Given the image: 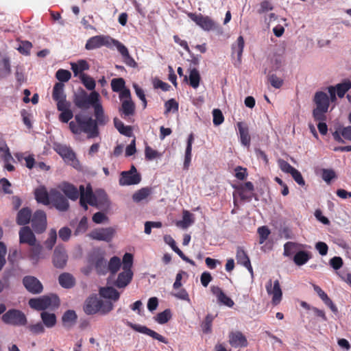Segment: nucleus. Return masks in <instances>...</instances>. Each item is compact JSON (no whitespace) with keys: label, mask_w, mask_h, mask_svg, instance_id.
<instances>
[{"label":"nucleus","mask_w":351,"mask_h":351,"mask_svg":"<svg viewBox=\"0 0 351 351\" xmlns=\"http://www.w3.org/2000/svg\"><path fill=\"white\" fill-rule=\"evenodd\" d=\"M236 258L238 264L243 266L250 261L249 256L242 247H237Z\"/></svg>","instance_id":"3c124183"},{"label":"nucleus","mask_w":351,"mask_h":351,"mask_svg":"<svg viewBox=\"0 0 351 351\" xmlns=\"http://www.w3.org/2000/svg\"><path fill=\"white\" fill-rule=\"evenodd\" d=\"M20 243H26L29 245H34L36 239L33 232L29 226H24L19 231Z\"/></svg>","instance_id":"aec40b11"},{"label":"nucleus","mask_w":351,"mask_h":351,"mask_svg":"<svg viewBox=\"0 0 351 351\" xmlns=\"http://www.w3.org/2000/svg\"><path fill=\"white\" fill-rule=\"evenodd\" d=\"M314 101L316 107L328 110L329 108V98L326 93L319 91L317 92L314 97Z\"/></svg>","instance_id":"2f4dec72"},{"label":"nucleus","mask_w":351,"mask_h":351,"mask_svg":"<svg viewBox=\"0 0 351 351\" xmlns=\"http://www.w3.org/2000/svg\"><path fill=\"white\" fill-rule=\"evenodd\" d=\"M235 192L233 193L234 204H236L237 195L241 200L250 202L254 195V186L252 182H246L237 186H234Z\"/></svg>","instance_id":"423d86ee"},{"label":"nucleus","mask_w":351,"mask_h":351,"mask_svg":"<svg viewBox=\"0 0 351 351\" xmlns=\"http://www.w3.org/2000/svg\"><path fill=\"white\" fill-rule=\"evenodd\" d=\"M328 110L321 108L316 107L313 110V117L315 119V121H324L326 120V113L327 112Z\"/></svg>","instance_id":"bf43d9fd"},{"label":"nucleus","mask_w":351,"mask_h":351,"mask_svg":"<svg viewBox=\"0 0 351 351\" xmlns=\"http://www.w3.org/2000/svg\"><path fill=\"white\" fill-rule=\"evenodd\" d=\"M71 104H60L57 105V109L61 113L59 115V120L62 123H68L73 117V113L70 109Z\"/></svg>","instance_id":"b1692460"},{"label":"nucleus","mask_w":351,"mask_h":351,"mask_svg":"<svg viewBox=\"0 0 351 351\" xmlns=\"http://www.w3.org/2000/svg\"><path fill=\"white\" fill-rule=\"evenodd\" d=\"M190 18L203 29L209 31L215 27V23L208 16H202L201 14H190Z\"/></svg>","instance_id":"2eb2a0df"},{"label":"nucleus","mask_w":351,"mask_h":351,"mask_svg":"<svg viewBox=\"0 0 351 351\" xmlns=\"http://www.w3.org/2000/svg\"><path fill=\"white\" fill-rule=\"evenodd\" d=\"M311 258V254L309 252L301 250L298 252L293 256V261L298 266L306 264Z\"/></svg>","instance_id":"58836bf2"},{"label":"nucleus","mask_w":351,"mask_h":351,"mask_svg":"<svg viewBox=\"0 0 351 351\" xmlns=\"http://www.w3.org/2000/svg\"><path fill=\"white\" fill-rule=\"evenodd\" d=\"M59 284L65 289H70L75 285L73 276L69 273H62L58 277Z\"/></svg>","instance_id":"f704fd0d"},{"label":"nucleus","mask_w":351,"mask_h":351,"mask_svg":"<svg viewBox=\"0 0 351 351\" xmlns=\"http://www.w3.org/2000/svg\"><path fill=\"white\" fill-rule=\"evenodd\" d=\"M32 226L36 233L43 232L47 228V216L43 210H36L32 218Z\"/></svg>","instance_id":"9b49d317"},{"label":"nucleus","mask_w":351,"mask_h":351,"mask_svg":"<svg viewBox=\"0 0 351 351\" xmlns=\"http://www.w3.org/2000/svg\"><path fill=\"white\" fill-rule=\"evenodd\" d=\"M229 343L234 348L247 347V341L241 332H232L229 335Z\"/></svg>","instance_id":"4be33fe9"},{"label":"nucleus","mask_w":351,"mask_h":351,"mask_svg":"<svg viewBox=\"0 0 351 351\" xmlns=\"http://www.w3.org/2000/svg\"><path fill=\"white\" fill-rule=\"evenodd\" d=\"M337 177L336 173L334 170L331 169H323L322 172V179L330 184L331 180Z\"/></svg>","instance_id":"338daca9"},{"label":"nucleus","mask_w":351,"mask_h":351,"mask_svg":"<svg viewBox=\"0 0 351 351\" xmlns=\"http://www.w3.org/2000/svg\"><path fill=\"white\" fill-rule=\"evenodd\" d=\"M34 195L36 200L40 204L48 206L50 204L49 192L44 186H41L34 191Z\"/></svg>","instance_id":"a878e982"},{"label":"nucleus","mask_w":351,"mask_h":351,"mask_svg":"<svg viewBox=\"0 0 351 351\" xmlns=\"http://www.w3.org/2000/svg\"><path fill=\"white\" fill-rule=\"evenodd\" d=\"M335 88L338 97L342 98L344 97L346 93L351 88V81L345 80L341 83L337 84Z\"/></svg>","instance_id":"c03bdc74"},{"label":"nucleus","mask_w":351,"mask_h":351,"mask_svg":"<svg viewBox=\"0 0 351 351\" xmlns=\"http://www.w3.org/2000/svg\"><path fill=\"white\" fill-rule=\"evenodd\" d=\"M88 228V219L86 217H83L80 221L77 228L75 230L74 234L79 235L84 233Z\"/></svg>","instance_id":"0e129e2a"},{"label":"nucleus","mask_w":351,"mask_h":351,"mask_svg":"<svg viewBox=\"0 0 351 351\" xmlns=\"http://www.w3.org/2000/svg\"><path fill=\"white\" fill-rule=\"evenodd\" d=\"M265 289L268 295L272 296L271 302L274 305H278L282 300V291L278 280H276L272 284L271 279L265 285Z\"/></svg>","instance_id":"1a4fd4ad"},{"label":"nucleus","mask_w":351,"mask_h":351,"mask_svg":"<svg viewBox=\"0 0 351 351\" xmlns=\"http://www.w3.org/2000/svg\"><path fill=\"white\" fill-rule=\"evenodd\" d=\"M80 198L85 200L86 202L88 203L89 205L92 206H97V197H96V193L95 194L93 193L92 186L90 184L86 185L85 194H82V197H80Z\"/></svg>","instance_id":"72a5a7b5"},{"label":"nucleus","mask_w":351,"mask_h":351,"mask_svg":"<svg viewBox=\"0 0 351 351\" xmlns=\"http://www.w3.org/2000/svg\"><path fill=\"white\" fill-rule=\"evenodd\" d=\"M77 316L73 310H67L62 317V324L64 327L73 326L77 320Z\"/></svg>","instance_id":"ea45409f"},{"label":"nucleus","mask_w":351,"mask_h":351,"mask_svg":"<svg viewBox=\"0 0 351 351\" xmlns=\"http://www.w3.org/2000/svg\"><path fill=\"white\" fill-rule=\"evenodd\" d=\"M96 197L97 198V208H99L101 206H109L110 201L108 199V195L104 190L99 189L96 191Z\"/></svg>","instance_id":"49530a36"},{"label":"nucleus","mask_w":351,"mask_h":351,"mask_svg":"<svg viewBox=\"0 0 351 351\" xmlns=\"http://www.w3.org/2000/svg\"><path fill=\"white\" fill-rule=\"evenodd\" d=\"M152 193V189L151 187H143L141 189L136 191L132 195V199L136 203H139L140 202L146 199Z\"/></svg>","instance_id":"e433bc0d"},{"label":"nucleus","mask_w":351,"mask_h":351,"mask_svg":"<svg viewBox=\"0 0 351 351\" xmlns=\"http://www.w3.org/2000/svg\"><path fill=\"white\" fill-rule=\"evenodd\" d=\"M113 306L110 301L102 300L94 295L86 300L84 311L87 315H94L97 313L106 315L113 309Z\"/></svg>","instance_id":"f03ea898"},{"label":"nucleus","mask_w":351,"mask_h":351,"mask_svg":"<svg viewBox=\"0 0 351 351\" xmlns=\"http://www.w3.org/2000/svg\"><path fill=\"white\" fill-rule=\"evenodd\" d=\"M194 222L193 214L188 210H184L182 220L176 222V226L183 229L187 228Z\"/></svg>","instance_id":"a19ab883"},{"label":"nucleus","mask_w":351,"mask_h":351,"mask_svg":"<svg viewBox=\"0 0 351 351\" xmlns=\"http://www.w3.org/2000/svg\"><path fill=\"white\" fill-rule=\"evenodd\" d=\"M99 295L107 299L117 301L119 299V293L112 287H101L99 289Z\"/></svg>","instance_id":"473e14b6"},{"label":"nucleus","mask_w":351,"mask_h":351,"mask_svg":"<svg viewBox=\"0 0 351 351\" xmlns=\"http://www.w3.org/2000/svg\"><path fill=\"white\" fill-rule=\"evenodd\" d=\"M56 77L62 83L68 82L71 77L69 71L60 69L56 73Z\"/></svg>","instance_id":"680f3d73"},{"label":"nucleus","mask_w":351,"mask_h":351,"mask_svg":"<svg viewBox=\"0 0 351 351\" xmlns=\"http://www.w3.org/2000/svg\"><path fill=\"white\" fill-rule=\"evenodd\" d=\"M111 88L113 92H120L125 88V80L122 77L112 79L111 81Z\"/></svg>","instance_id":"5fc2aeb1"},{"label":"nucleus","mask_w":351,"mask_h":351,"mask_svg":"<svg viewBox=\"0 0 351 351\" xmlns=\"http://www.w3.org/2000/svg\"><path fill=\"white\" fill-rule=\"evenodd\" d=\"M119 112L123 118L134 115L135 113V104L132 99L123 100Z\"/></svg>","instance_id":"cd10ccee"},{"label":"nucleus","mask_w":351,"mask_h":351,"mask_svg":"<svg viewBox=\"0 0 351 351\" xmlns=\"http://www.w3.org/2000/svg\"><path fill=\"white\" fill-rule=\"evenodd\" d=\"M94 264L98 274L104 275L108 272V265L103 254H98L95 256Z\"/></svg>","instance_id":"7c9ffc66"},{"label":"nucleus","mask_w":351,"mask_h":351,"mask_svg":"<svg viewBox=\"0 0 351 351\" xmlns=\"http://www.w3.org/2000/svg\"><path fill=\"white\" fill-rule=\"evenodd\" d=\"M58 189L64 193L66 198L72 201H75L79 198V191L73 184L68 182H62L58 184Z\"/></svg>","instance_id":"4468645a"},{"label":"nucleus","mask_w":351,"mask_h":351,"mask_svg":"<svg viewBox=\"0 0 351 351\" xmlns=\"http://www.w3.org/2000/svg\"><path fill=\"white\" fill-rule=\"evenodd\" d=\"M237 126L240 136L241 143L245 147H249L251 138L247 125L244 122H238Z\"/></svg>","instance_id":"5701e85b"},{"label":"nucleus","mask_w":351,"mask_h":351,"mask_svg":"<svg viewBox=\"0 0 351 351\" xmlns=\"http://www.w3.org/2000/svg\"><path fill=\"white\" fill-rule=\"evenodd\" d=\"M0 158L3 159L5 162H8L12 159V157L9 152L5 141L0 137Z\"/></svg>","instance_id":"8fccbe9b"},{"label":"nucleus","mask_w":351,"mask_h":351,"mask_svg":"<svg viewBox=\"0 0 351 351\" xmlns=\"http://www.w3.org/2000/svg\"><path fill=\"white\" fill-rule=\"evenodd\" d=\"M93 108H94V116L95 117L94 121L97 127L106 125L109 121V118L105 114L103 106L99 101Z\"/></svg>","instance_id":"a211bd4d"},{"label":"nucleus","mask_w":351,"mask_h":351,"mask_svg":"<svg viewBox=\"0 0 351 351\" xmlns=\"http://www.w3.org/2000/svg\"><path fill=\"white\" fill-rule=\"evenodd\" d=\"M66 251L60 247H56L53 255V264L55 267L63 269L67 262Z\"/></svg>","instance_id":"6ab92c4d"},{"label":"nucleus","mask_w":351,"mask_h":351,"mask_svg":"<svg viewBox=\"0 0 351 351\" xmlns=\"http://www.w3.org/2000/svg\"><path fill=\"white\" fill-rule=\"evenodd\" d=\"M2 322L8 325L21 326L26 325L27 320L23 312L17 309H10L3 314Z\"/></svg>","instance_id":"39448f33"},{"label":"nucleus","mask_w":351,"mask_h":351,"mask_svg":"<svg viewBox=\"0 0 351 351\" xmlns=\"http://www.w3.org/2000/svg\"><path fill=\"white\" fill-rule=\"evenodd\" d=\"M245 45L244 38L242 36H239L236 41L232 45V56L237 55L239 64L241 62V57Z\"/></svg>","instance_id":"c85d7f7f"},{"label":"nucleus","mask_w":351,"mask_h":351,"mask_svg":"<svg viewBox=\"0 0 351 351\" xmlns=\"http://www.w3.org/2000/svg\"><path fill=\"white\" fill-rule=\"evenodd\" d=\"M114 235V230L111 228H99L92 231L90 237L95 240L110 241Z\"/></svg>","instance_id":"dca6fc26"},{"label":"nucleus","mask_w":351,"mask_h":351,"mask_svg":"<svg viewBox=\"0 0 351 351\" xmlns=\"http://www.w3.org/2000/svg\"><path fill=\"white\" fill-rule=\"evenodd\" d=\"M32 248L29 252V258L34 263H36L40 258V254L42 251V247L40 245H31Z\"/></svg>","instance_id":"4d7b16f0"},{"label":"nucleus","mask_w":351,"mask_h":351,"mask_svg":"<svg viewBox=\"0 0 351 351\" xmlns=\"http://www.w3.org/2000/svg\"><path fill=\"white\" fill-rule=\"evenodd\" d=\"M171 317V311L165 309L164 311L159 313L156 317V321L160 324L167 323Z\"/></svg>","instance_id":"052dcab7"},{"label":"nucleus","mask_w":351,"mask_h":351,"mask_svg":"<svg viewBox=\"0 0 351 351\" xmlns=\"http://www.w3.org/2000/svg\"><path fill=\"white\" fill-rule=\"evenodd\" d=\"M194 141L193 134H191L187 139V144L185 150L184 161V169H188L191 161V152H192V144Z\"/></svg>","instance_id":"c9c22d12"},{"label":"nucleus","mask_w":351,"mask_h":351,"mask_svg":"<svg viewBox=\"0 0 351 351\" xmlns=\"http://www.w3.org/2000/svg\"><path fill=\"white\" fill-rule=\"evenodd\" d=\"M56 239H57L56 231L55 230L52 229L49 232L48 239L45 242V247L48 250H51L53 247V246L56 242Z\"/></svg>","instance_id":"e2e57ef3"},{"label":"nucleus","mask_w":351,"mask_h":351,"mask_svg":"<svg viewBox=\"0 0 351 351\" xmlns=\"http://www.w3.org/2000/svg\"><path fill=\"white\" fill-rule=\"evenodd\" d=\"M133 272L132 270H123L119 274L115 285L118 288L125 287L132 280Z\"/></svg>","instance_id":"bb28decb"},{"label":"nucleus","mask_w":351,"mask_h":351,"mask_svg":"<svg viewBox=\"0 0 351 351\" xmlns=\"http://www.w3.org/2000/svg\"><path fill=\"white\" fill-rule=\"evenodd\" d=\"M125 324L127 326H128L129 327H130L132 329H133L135 331L147 335L152 337L153 339H156V340H158L162 343H164L165 344L168 343V341L165 337H164L161 335L157 333L154 330L147 328L145 326L135 324L129 321H126Z\"/></svg>","instance_id":"9d476101"},{"label":"nucleus","mask_w":351,"mask_h":351,"mask_svg":"<svg viewBox=\"0 0 351 351\" xmlns=\"http://www.w3.org/2000/svg\"><path fill=\"white\" fill-rule=\"evenodd\" d=\"M215 317L211 314H208L204 320L202 322L200 326L204 333L210 334L212 332V324Z\"/></svg>","instance_id":"603ef678"},{"label":"nucleus","mask_w":351,"mask_h":351,"mask_svg":"<svg viewBox=\"0 0 351 351\" xmlns=\"http://www.w3.org/2000/svg\"><path fill=\"white\" fill-rule=\"evenodd\" d=\"M299 247H303V245L291 241L287 242L284 245L283 255L288 257L291 256Z\"/></svg>","instance_id":"6e6d98bb"},{"label":"nucleus","mask_w":351,"mask_h":351,"mask_svg":"<svg viewBox=\"0 0 351 351\" xmlns=\"http://www.w3.org/2000/svg\"><path fill=\"white\" fill-rule=\"evenodd\" d=\"M114 127L121 134L126 136H130L132 135V128L130 126H126L118 118L114 119Z\"/></svg>","instance_id":"a18cd8bd"},{"label":"nucleus","mask_w":351,"mask_h":351,"mask_svg":"<svg viewBox=\"0 0 351 351\" xmlns=\"http://www.w3.org/2000/svg\"><path fill=\"white\" fill-rule=\"evenodd\" d=\"M55 151L66 161L73 162L75 158V154L70 147L62 144H56Z\"/></svg>","instance_id":"f3484780"},{"label":"nucleus","mask_w":351,"mask_h":351,"mask_svg":"<svg viewBox=\"0 0 351 351\" xmlns=\"http://www.w3.org/2000/svg\"><path fill=\"white\" fill-rule=\"evenodd\" d=\"M71 69L74 75L76 76L81 73H84L83 71L89 69V65L86 60H80L77 63L71 64Z\"/></svg>","instance_id":"37998d69"},{"label":"nucleus","mask_w":351,"mask_h":351,"mask_svg":"<svg viewBox=\"0 0 351 351\" xmlns=\"http://www.w3.org/2000/svg\"><path fill=\"white\" fill-rule=\"evenodd\" d=\"M258 234L259 235V243L263 244L270 234V230L267 226H263L258 228Z\"/></svg>","instance_id":"774afa93"},{"label":"nucleus","mask_w":351,"mask_h":351,"mask_svg":"<svg viewBox=\"0 0 351 351\" xmlns=\"http://www.w3.org/2000/svg\"><path fill=\"white\" fill-rule=\"evenodd\" d=\"M28 304L32 308L43 311L49 307H58L60 305V300L56 295H45L38 298H32Z\"/></svg>","instance_id":"20e7f679"},{"label":"nucleus","mask_w":351,"mask_h":351,"mask_svg":"<svg viewBox=\"0 0 351 351\" xmlns=\"http://www.w3.org/2000/svg\"><path fill=\"white\" fill-rule=\"evenodd\" d=\"M166 242L171 246V249L184 261L189 263L193 266L195 265V263L194 261L189 258L185 254L182 252V250L176 245V243L174 239L169 236L168 237H165Z\"/></svg>","instance_id":"c756f323"},{"label":"nucleus","mask_w":351,"mask_h":351,"mask_svg":"<svg viewBox=\"0 0 351 351\" xmlns=\"http://www.w3.org/2000/svg\"><path fill=\"white\" fill-rule=\"evenodd\" d=\"M31 217V210L29 208H23L17 214L16 222L19 225H26L29 223Z\"/></svg>","instance_id":"4c0bfd02"},{"label":"nucleus","mask_w":351,"mask_h":351,"mask_svg":"<svg viewBox=\"0 0 351 351\" xmlns=\"http://www.w3.org/2000/svg\"><path fill=\"white\" fill-rule=\"evenodd\" d=\"M211 291L213 293L216 295L219 302L228 307H232L234 306V301L230 298L227 296L220 287H213L211 288Z\"/></svg>","instance_id":"393cba45"},{"label":"nucleus","mask_w":351,"mask_h":351,"mask_svg":"<svg viewBox=\"0 0 351 351\" xmlns=\"http://www.w3.org/2000/svg\"><path fill=\"white\" fill-rule=\"evenodd\" d=\"M80 79L82 83L88 90L95 91L94 89L95 88L96 84L95 80L93 77L85 73H81L80 75Z\"/></svg>","instance_id":"09e8293b"},{"label":"nucleus","mask_w":351,"mask_h":351,"mask_svg":"<svg viewBox=\"0 0 351 351\" xmlns=\"http://www.w3.org/2000/svg\"><path fill=\"white\" fill-rule=\"evenodd\" d=\"M165 114H167L171 110L173 112H177L178 110L179 105H178V103L174 99H171L165 102Z\"/></svg>","instance_id":"69168bd1"},{"label":"nucleus","mask_w":351,"mask_h":351,"mask_svg":"<svg viewBox=\"0 0 351 351\" xmlns=\"http://www.w3.org/2000/svg\"><path fill=\"white\" fill-rule=\"evenodd\" d=\"M69 128L75 134L86 133L89 138L97 137L99 134V128L97 127L94 119L83 113L75 115V121L69 123Z\"/></svg>","instance_id":"f257e3e1"},{"label":"nucleus","mask_w":351,"mask_h":351,"mask_svg":"<svg viewBox=\"0 0 351 351\" xmlns=\"http://www.w3.org/2000/svg\"><path fill=\"white\" fill-rule=\"evenodd\" d=\"M188 79L191 86L194 88H197L199 86L201 77L197 69H191Z\"/></svg>","instance_id":"de8ad7c7"},{"label":"nucleus","mask_w":351,"mask_h":351,"mask_svg":"<svg viewBox=\"0 0 351 351\" xmlns=\"http://www.w3.org/2000/svg\"><path fill=\"white\" fill-rule=\"evenodd\" d=\"M141 180V175L137 172L136 167L132 165L130 170L121 173L119 182L121 186L134 185L138 184Z\"/></svg>","instance_id":"6e6552de"},{"label":"nucleus","mask_w":351,"mask_h":351,"mask_svg":"<svg viewBox=\"0 0 351 351\" xmlns=\"http://www.w3.org/2000/svg\"><path fill=\"white\" fill-rule=\"evenodd\" d=\"M64 85L61 82L56 83L53 86L52 97L53 99L57 102V105L69 103V101H66V96L64 91Z\"/></svg>","instance_id":"412c9836"},{"label":"nucleus","mask_w":351,"mask_h":351,"mask_svg":"<svg viewBox=\"0 0 351 351\" xmlns=\"http://www.w3.org/2000/svg\"><path fill=\"white\" fill-rule=\"evenodd\" d=\"M23 284L25 289L33 294L40 293L43 289L42 283L34 276H25L23 279Z\"/></svg>","instance_id":"ddd939ff"},{"label":"nucleus","mask_w":351,"mask_h":351,"mask_svg":"<svg viewBox=\"0 0 351 351\" xmlns=\"http://www.w3.org/2000/svg\"><path fill=\"white\" fill-rule=\"evenodd\" d=\"M50 202L58 210L64 212L69 208V203L67 198L59 191L52 189L49 191Z\"/></svg>","instance_id":"0eeeda50"},{"label":"nucleus","mask_w":351,"mask_h":351,"mask_svg":"<svg viewBox=\"0 0 351 351\" xmlns=\"http://www.w3.org/2000/svg\"><path fill=\"white\" fill-rule=\"evenodd\" d=\"M112 38L104 35L95 36L90 38L86 45L85 48L87 50H93L100 48L103 46H109Z\"/></svg>","instance_id":"f8f14e48"},{"label":"nucleus","mask_w":351,"mask_h":351,"mask_svg":"<svg viewBox=\"0 0 351 351\" xmlns=\"http://www.w3.org/2000/svg\"><path fill=\"white\" fill-rule=\"evenodd\" d=\"M40 317L43 324L47 328H52L56 324V316L54 313L43 311L40 314Z\"/></svg>","instance_id":"79ce46f5"},{"label":"nucleus","mask_w":351,"mask_h":351,"mask_svg":"<svg viewBox=\"0 0 351 351\" xmlns=\"http://www.w3.org/2000/svg\"><path fill=\"white\" fill-rule=\"evenodd\" d=\"M99 94L96 91H92L89 95L82 88H80L73 95V103L75 106L82 110H87L93 106L99 101Z\"/></svg>","instance_id":"7ed1b4c3"},{"label":"nucleus","mask_w":351,"mask_h":351,"mask_svg":"<svg viewBox=\"0 0 351 351\" xmlns=\"http://www.w3.org/2000/svg\"><path fill=\"white\" fill-rule=\"evenodd\" d=\"M273 9L274 5L270 1L263 0L260 3L256 12L258 14H263L273 10Z\"/></svg>","instance_id":"13d9d810"},{"label":"nucleus","mask_w":351,"mask_h":351,"mask_svg":"<svg viewBox=\"0 0 351 351\" xmlns=\"http://www.w3.org/2000/svg\"><path fill=\"white\" fill-rule=\"evenodd\" d=\"M121 265V260L117 256H113L110 258L108 265V271H109L112 274H115L119 269H120V267Z\"/></svg>","instance_id":"864d4df0"}]
</instances>
